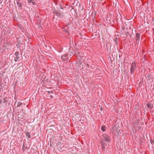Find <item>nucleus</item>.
Listing matches in <instances>:
<instances>
[{
    "label": "nucleus",
    "mask_w": 154,
    "mask_h": 154,
    "mask_svg": "<svg viewBox=\"0 0 154 154\" xmlns=\"http://www.w3.org/2000/svg\"><path fill=\"white\" fill-rule=\"evenodd\" d=\"M32 2L33 5H34L35 4V2Z\"/></svg>",
    "instance_id": "f3484780"
},
{
    "label": "nucleus",
    "mask_w": 154,
    "mask_h": 154,
    "mask_svg": "<svg viewBox=\"0 0 154 154\" xmlns=\"http://www.w3.org/2000/svg\"><path fill=\"white\" fill-rule=\"evenodd\" d=\"M136 69V64L134 62H132L131 68V73L133 74Z\"/></svg>",
    "instance_id": "f257e3e1"
},
{
    "label": "nucleus",
    "mask_w": 154,
    "mask_h": 154,
    "mask_svg": "<svg viewBox=\"0 0 154 154\" xmlns=\"http://www.w3.org/2000/svg\"><path fill=\"white\" fill-rule=\"evenodd\" d=\"M2 103V100H0V104Z\"/></svg>",
    "instance_id": "6ab92c4d"
},
{
    "label": "nucleus",
    "mask_w": 154,
    "mask_h": 154,
    "mask_svg": "<svg viewBox=\"0 0 154 154\" xmlns=\"http://www.w3.org/2000/svg\"><path fill=\"white\" fill-rule=\"evenodd\" d=\"M19 59V57L17 56H16L14 58V60L15 61H17V60Z\"/></svg>",
    "instance_id": "9b49d317"
},
{
    "label": "nucleus",
    "mask_w": 154,
    "mask_h": 154,
    "mask_svg": "<svg viewBox=\"0 0 154 154\" xmlns=\"http://www.w3.org/2000/svg\"><path fill=\"white\" fill-rule=\"evenodd\" d=\"M140 34L139 33H136V40L137 42H139L140 40Z\"/></svg>",
    "instance_id": "20e7f679"
},
{
    "label": "nucleus",
    "mask_w": 154,
    "mask_h": 154,
    "mask_svg": "<svg viewBox=\"0 0 154 154\" xmlns=\"http://www.w3.org/2000/svg\"><path fill=\"white\" fill-rule=\"evenodd\" d=\"M116 127L115 126H113L110 129L112 131L114 132H115V131H116Z\"/></svg>",
    "instance_id": "0eeeda50"
},
{
    "label": "nucleus",
    "mask_w": 154,
    "mask_h": 154,
    "mask_svg": "<svg viewBox=\"0 0 154 154\" xmlns=\"http://www.w3.org/2000/svg\"><path fill=\"white\" fill-rule=\"evenodd\" d=\"M32 2V0H29L28 1V3H31Z\"/></svg>",
    "instance_id": "4468645a"
},
{
    "label": "nucleus",
    "mask_w": 154,
    "mask_h": 154,
    "mask_svg": "<svg viewBox=\"0 0 154 154\" xmlns=\"http://www.w3.org/2000/svg\"><path fill=\"white\" fill-rule=\"evenodd\" d=\"M151 143H154V139L152 140H151Z\"/></svg>",
    "instance_id": "ddd939ff"
},
{
    "label": "nucleus",
    "mask_w": 154,
    "mask_h": 154,
    "mask_svg": "<svg viewBox=\"0 0 154 154\" xmlns=\"http://www.w3.org/2000/svg\"><path fill=\"white\" fill-rule=\"evenodd\" d=\"M102 147L103 148V149L104 148V145H103V144H102Z\"/></svg>",
    "instance_id": "a211bd4d"
},
{
    "label": "nucleus",
    "mask_w": 154,
    "mask_h": 154,
    "mask_svg": "<svg viewBox=\"0 0 154 154\" xmlns=\"http://www.w3.org/2000/svg\"><path fill=\"white\" fill-rule=\"evenodd\" d=\"M28 134H29V136H28V137L29 138H30V137H31V136H30V135L29 134V133H27V134H26V135H28Z\"/></svg>",
    "instance_id": "dca6fc26"
},
{
    "label": "nucleus",
    "mask_w": 154,
    "mask_h": 154,
    "mask_svg": "<svg viewBox=\"0 0 154 154\" xmlns=\"http://www.w3.org/2000/svg\"><path fill=\"white\" fill-rule=\"evenodd\" d=\"M101 130L103 131H105L106 130V128L105 126H102Z\"/></svg>",
    "instance_id": "9d476101"
},
{
    "label": "nucleus",
    "mask_w": 154,
    "mask_h": 154,
    "mask_svg": "<svg viewBox=\"0 0 154 154\" xmlns=\"http://www.w3.org/2000/svg\"><path fill=\"white\" fill-rule=\"evenodd\" d=\"M17 3L18 6L20 8H22V4L21 3H19L18 2H17Z\"/></svg>",
    "instance_id": "6e6552de"
},
{
    "label": "nucleus",
    "mask_w": 154,
    "mask_h": 154,
    "mask_svg": "<svg viewBox=\"0 0 154 154\" xmlns=\"http://www.w3.org/2000/svg\"><path fill=\"white\" fill-rule=\"evenodd\" d=\"M147 107L149 109H151L152 108V105L150 103H148L146 105Z\"/></svg>",
    "instance_id": "39448f33"
},
{
    "label": "nucleus",
    "mask_w": 154,
    "mask_h": 154,
    "mask_svg": "<svg viewBox=\"0 0 154 154\" xmlns=\"http://www.w3.org/2000/svg\"><path fill=\"white\" fill-rule=\"evenodd\" d=\"M27 149V147L24 145H23L22 149L23 150H25Z\"/></svg>",
    "instance_id": "1a4fd4ad"
},
{
    "label": "nucleus",
    "mask_w": 154,
    "mask_h": 154,
    "mask_svg": "<svg viewBox=\"0 0 154 154\" xmlns=\"http://www.w3.org/2000/svg\"><path fill=\"white\" fill-rule=\"evenodd\" d=\"M19 54V53L18 51H17L16 52H15L14 54L16 56H17Z\"/></svg>",
    "instance_id": "f8f14e48"
},
{
    "label": "nucleus",
    "mask_w": 154,
    "mask_h": 154,
    "mask_svg": "<svg viewBox=\"0 0 154 154\" xmlns=\"http://www.w3.org/2000/svg\"><path fill=\"white\" fill-rule=\"evenodd\" d=\"M102 137L103 140L107 142H109L110 141V138L107 134H103L102 135Z\"/></svg>",
    "instance_id": "7ed1b4c3"
},
{
    "label": "nucleus",
    "mask_w": 154,
    "mask_h": 154,
    "mask_svg": "<svg viewBox=\"0 0 154 154\" xmlns=\"http://www.w3.org/2000/svg\"><path fill=\"white\" fill-rule=\"evenodd\" d=\"M70 57H69L67 54H65L61 57V59L64 61H66L69 60Z\"/></svg>",
    "instance_id": "f03ea898"
},
{
    "label": "nucleus",
    "mask_w": 154,
    "mask_h": 154,
    "mask_svg": "<svg viewBox=\"0 0 154 154\" xmlns=\"http://www.w3.org/2000/svg\"><path fill=\"white\" fill-rule=\"evenodd\" d=\"M4 103H5V98H4Z\"/></svg>",
    "instance_id": "aec40b11"
},
{
    "label": "nucleus",
    "mask_w": 154,
    "mask_h": 154,
    "mask_svg": "<svg viewBox=\"0 0 154 154\" xmlns=\"http://www.w3.org/2000/svg\"><path fill=\"white\" fill-rule=\"evenodd\" d=\"M21 103L20 102H18L17 103L18 106H19L21 105Z\"/></svg>",
    "instance_id": "2eb2a0df"
},
{
    "label": "nucleus",
    "mask_w": 154,
    "mask_h": 154,
    "mask_svg": "<svg viewBox=\"0 0 154 154\" xmlns=\"http://www.w3.org/2000/svg\"><path fill=\"white\" fill-rule=\"evenodd\" d=\"M54 13L58 17H60V14L59 12H58L56 10H55L54 11Z\"/></svg>",
    "instance_id": "423d86ee"
}]
</instances>
